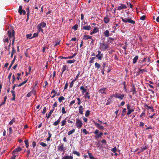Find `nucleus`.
I'll use <instances>...</instances> for the list:
<instances>
[{"label": "nucleus", "mask_w": 159, "mask_h": 159, "mask_svg": "<svg viewBox=\"0 0 159 159\" xmlns=\"http://www.w3.org/2000/svg\"><path fill=\"white\" fill-rule=\"evenodd\" d=\"M12 51L11 52V54H14V53H16V51L15 49H14V47H12Z\"/></svg>", "instance_id": "nucleus-55"}, {"label": "nucleus", "mask_w": 159, "mask_h": 159, "mask_svg": "<svg viewBox=\"0 0 159 159\" xmlns=\"http://www.w3.org/2000/svg\"><path fill=\"white\" fill-rule=\"evenodd\" d=\"M80 71H79V72H78V74L75 77V80H77V79H78V78L79 77V75L80 74Z\"/></svg>", "instance_id": "nucleus-53"}, {"label": "nucleus", "mask_w": 159, "mask_h": 159, "mask_svg": "<svg viewBox=\"0 0 159 159\" xmlns=\"http://www.w3.org/2000/svg\"><path fill=\"white\" fill-rule=\"evenodd\" d=\"M95 57H92L91 59L89 61V63H93L94 62V60L95 59Z\"/></svg>", "instance_id": "nucleus-42"}, {"label": "nucleus", "mask_w": 159, "mask_h": 159, "mask_svg": "<svg viewBox=\"0 0 159 159\" xmlns=\"http://www.w3.org/2000/svg\"><path fill=\"white\" fill-rule=\"evenodd\" d=\"M54 111V109H53L50 111L48 113V115L46 116V117L48 119L50 117L52 114L53 112Z\"/></svg>", "instance_id": "nucleus-19"}, {"label": "nucleus", "mask_w": 159, "mask_h": 159, "mask_svg": "<svg viewBox=\"0 0 159 159\" xmlns=\"http://www.w3.org/2000/svg\"><path fill=\"white\" fill-rule=\"evenodd\" d=\"M131 90L132 92V94H134L136 93L135 88V87H133L131 89Z\"/></svg>", "instance_id": "nucleus-45"}, {"label": "nucleus", "mask_w": 159, "mask_h": 159, "mask_svg": "<svg viewBox=\"0 0 159 159\" xmlns=\"http://www.w3.org/2000/svg\"><path fill=\"white\" fill-rule=\"evenodd\" d=\"M81 132H82L83 133H84L85 135H86L88 133V131L87 130L85 129H81L80 130Z\"/></svg>", "instance_id": "nucleus-24"}, {"label": "nucleus", "mask_w": 159, "mask_h": 159, "mask_svg": "<svg viewBox=\"0 0 159 159\" xmlns=\"http://www.w3.org/2000/svg\"><path fill=\"white\" fill-rule=\"evenodd\" d=\"M103 34L106 37H108L110 35V32L108 30H106L103 32Z\"/></svg>", "instance_id": "nucleus-15"}, {"label": "nucleus", "mask_w": 159, "mask_h": 159, "mask_svg": "<svg viewBox=\"0 0 159 159\" xmlns=\"http://www.w3.org/2000/svg\"><path fill=\"white\" fill-rule=\"evenodd\" d=\"M75 129H74L69 131L68 133V135H70L71 134H72L75 132Z\"/></svg>", "instance_id": "nucleus-27"}, {"label": "nucleus", "mask_w": 159, "mask_h": 159, "mask_svg": "<svg viewBox=\"0 0 159 159\" xmlns=\"http://www.w3.org/2000/svg\"><path fill=\"white\" fill-rule=\"evenodd\" d=\"M139 57L138 56H136L133 59V63L135 64L136 63L137 60H138Z\"/></svg>", "instance_id": "nucleus-22"}, {"label": "nucleus", "mask_w": 159, "mask_h": 159, "mask_svg": "<svg viewBox=\"0 0 159 159\" xmlns=\"http://www.w3.org/2000/svg\"><path fill=\"white\" fill-rule=\"evenodd\" d=\"M78 27V25H75L72 27V28L74 29L75 30H77Z\"/></svg>", "instance_id": "nucleus-48"}, {"label": "nucleus", "mask_w": 159, "mask_h": 159, "mask_svg": "<svg viewBox=\"0 0 159 159\" xmlns=\"http://www.w3.org/2000/svg\"><path fill=\"white\" fill-rule=\"evenodd\" d=\"M83 109L82 106H80L79 107V112L81 114H83Z\"/></svg>", "instance_id": "nucleus-17"}, {"label": "nucleus", "mask_w": 159, "mask_h": 159, "mask_svg": "<svg viewBox=\"0 0 159 159\" xmlns=\"http://www.w3.org/2000/svg\"><path fill=\"white\" fill-rule=\"evenodd\" d=\"M18 153H13L12 152V156L11 157V159H15Z\"/></svg>", "instance_id": "nucleus-23"}, {"label": "nucleus", "mask_w": 159, "mask_h": 159, "mask_svg": "<svg viewBox=\"0 0 159 159\" xmlns=\"http://www.w3.org/2000/svg\"><path fill=\"white\" fill-rule=\"evenodd\" d=\"M101 137L100 135L98 134H96V135L95 136V139H98L99 137Z\"/></svg>", "instance_id": "nucleus-64"}, {"label": "nucleus", "mask_w": 159, "mask_h": 159, "mask_svg": "<svg viewBox=\"0 0 159 159\" xmlns=\"http://www.w3.org/2000/svg\"><path fill=\"white\" fill-rule=\"evenodd\" d=\"M25 143L26 145V146L27 148H28L29 147V143L28 140H25Z\"/></svg>", "instance_id": "nucleus-41"}, {"label": "nucleus", "mask_w": 159, "mask_h": 159, "mask_svg": "<svg viewBox=\"0 0 159 159\" xmlns=\"http://www.w3.org/2000/svg\"><path fill=\"white\" fill-rule=\"evenodd\" d=\"M127 8L126 5L123 4H121L120 6H119L117 7V9L118 10H120L123 9H125Z\"/></svg>", "instance_id": "nucleus-13"}, {"label": "nucleus", "mask_w": 159, "mask_h": 159, "mask_svg": "<svg viewBox=\"0 0 159 159\" xmlns=\"http://www.w3.org/2000/svg\"><path fill=\"white\" fill-rule=\"evenodd\" d=\"M111 100L110 98H109L107 100V102L106 103V105H108L111 103Z\"/></svg>", "instance_id": "nucleus-36"}, {"label": "nucleus", "mask_w": 159, "mask_h": 159, "mask_svg": "<svg viewBox=\"0 0 159 159\" xmlns=\"http://www.w3.org/2000/svg\"><path fill=\"white\" fill-rule=\"evenodd\" d=\"M61 112L63 114L66 113V111L65 110L64 107H63L62 108Z\"/></svg>", "instance_id": "nucleus-43"}, {"label": "nucleus", "mask_w": 159, "mask_h": 159, "mask_svg": "<svg viewBox=\"0 0 159 159\" xmlns=\"http://www.w3.org/2000/svg\"><path fill=\"white\" fill-rule=\"evenodd\" d=\"M73 153L74 154L78 156H80V153L76 151H73Z\"/></svg>", "instance_id": "nucleus-35"}, {"label": "nucleus", "mask_w": 159, "mask_h": 159, "mask_svg": "<svg viewBox=\"0 0 159 159\" xmlns=\"http://www.w3.org/2000/svg\"><path fill=\"white\" fill-rule=\"evenodd\" d=\"M22 149L20 147H18L15 149L14 151H13V153H16V152L20 151Z\"/></svg>", "instance_id": "nucleus-18"}, {"label": "nucleus", "mask_w": 159, "mask_h": 159, "mask_svg": "<svg viewBox=\"0 0 159 159\" xmlns=\"http://www.w3.org/2000/svg\"><path fill=\"white\" fill-rule=\"evenodd\" d=\"M98 54L96 55V57H97L99 60H101L103 57V53H101V52L99 50H98Z\"/></svg>", "instance_id": "nucleus-6"}, {"label": "nucleus", "mask_w": 159, "mask_h": 159, "mask_svg": "<svg viewBox=\"0 0 159 159\" xmlns=\"http://www.w3.org/2000/svg\"><path fill=\"white\" fill-rule=\"evenodd\" d=\"M75 61L76 60L75 59L69 60L67 61L66 63L69 64L73 63H74Z\"/></svg>", "instance_id": "nucleus-25"}, {"label": "nucleus", "mask_w": 159, "mask_h": 159, "mask_svg": "<svg viewBox=\"0 0 159 159\" xmlns=\"http://www.w3.org/2000/svg\"><path fill=\"white\" fill-rule=\"evenodd\" d=\"M87 152L88 153L90 159H92L94 158L91 153L89 152V151H88Z\"/></svg>", "instance_id": "nucleus-29"}, {"label": "nucleus", "mask_w": 159, "mask_h": 159, "mask_svg": "<svg viewBox=\"0 0 159 159\" xmlns=\"http://www.w3.org/2000/svg\"><path fill=\"white\" fill-rule=\"evenodd\" d=\"M22 7L21 6H19L18 11L20 15H21L22 14H23L25 15L26 13L25 11L22 9Z\"/></svg>", "instance_id": "nucleus-8"}, {"label": "nucleus", "mask_w": 159, "mask_h": 159, "mask_svg": "<svg viewBox=\"0 0 159 159\" xmlns=\"http://www.w3.org/2000/svg\"><path fill=\"white\" fill-rule=\"evenodd\" d=\"M31 34H27L26 35V37L27 39L30 38V39H32V37H30L31 36Z\"/></svg>", "instance_id": "nucleus-56"}, {"label": "nucleus", "mask_w": 159, "mask_h": 159, "mask_svg": "<svg viewBox=\"0 0 159 159\" xmlns=\"http://www.w3.org/2000/svg\"><path fill=\"white\" fill-rule=\"evenodd\" d=\"M66 118L65 119V120H63L61 122V126H64L66 124Z\"/></svg>", "instance_id": "nucleus-32"}, {"label": "nucleus", "mask_w": 159, "mask_h": 159, "mask_svg": "<svg viewBox=\"0 0 159 159\" xmlns=\"http://www.w3.org/2000/svg\"><path fill=\"white\" fill-rule=\"evenodd\" d=\"M128 22L133 24H134L135 23V21H134V20H131L130 19H129V20L128 21Z\"/></svg>", "instance_id": "nucleus-37"}, {"label": "nucleus", "mask_w": 159, "mask_h": 159, "mask_svg": "<svg viewBox=\"0 0 159 159\" xmlns=\"http://www.w3.org/2000/svg\"><path fill=\"white\" fill-rule=\"evenodd\" d=\"M107 88H102L99 90L98 92L102 94H106L107 93Z\"/></svg>", "instance_id": "nucleus-10"}, {"label": "nucleus", "mask_w": 159, "mask_h": 159, "mask_svg": "<svg viewBox=\"0 0 159 159\" xmlns=\"http://www.w3.org/2000/svg\"><path fill=\"white\" fill-rule=\"evenodd\" d=\"M114 40V39L111 37L107 38V41L111 43H112Z\"/></svg>", "instance_id": "nucleus-34"}, {"label": "nucleus", "mask_w": 159, "mask_h": 159, "mask_svg": "<svg viewBox=\"0 0 159 159\" xmlns=\"http://www.w3.org/2000/svg\"><path fill=\"white\" fill-rule=\"evenodd\" d=\"M134 111V109H130V110H129L128 111V112L127 113V115H129L132 112Z\"/></svg>", "instance_id": "nucleus-28"}, {"label": "nucleus", "mask_w": 159, "mask_h": 159, "mask_svg": "<svg viewBox=\"0 0 159 159\" xmlns=\"http://www.w3.org/2000/svg\"><path fill=\"white\" fill-rule=\"evenodd\" d=\"M66 69H67L66 66L65 65H63L62 67V74L63 73V72L64 71H65L66 70Z\"/></svg>", "instance_id": "nucleus-38"}, {"label": "nucleus", "mask_w": 159, "mask_h": 159, "mask_svg": "<svg viewBox=\"0 0 159 159\" xmlns=\"http://www.w3.org/2000/svg\"><path fill=\"white\" fill-rule=\"evenodd\" d=\"M48 134L49 135V136L48 137V138H47L46 139V140L47 141H49L50 140L51 138V137L52 136V134L49 132L48 133Z\"/></svg>", "instance_id": "nucleus-31"}, {"label": "nucleus", "mask_w": 159, "mask_h": 159, "mask_svg": "<svg viewBox=\"0 0 159 159\" xmlns=\"http://www.w3.org/2000/svg\"><path fill=\"white\" fill-rule=\"evenodd\" d=\"M127 109L128 110V111L132 109V108H130V106L129 104H128L127 105Z\"/></svg>", "instance_id": "nucleus-62"}, {"label": "nucleus", "mask_w": 159, "mask_h": 159, "mask_svg": "<svg viewBox=\"0 0 159 159\" xmlns=\"http://www.w3.org/2000/svg\"><path fill=\"white\" fill-rule=\"evenodd\" d=\"M94 124L95 125L97 126V127L99 129L103 130L104 129V127L102 125H100L98 123L94 122Z\"/></svg>", "instance_id": "nucleus-9"}, {"label": "nucleus", "mask_w": 159, "mask_h": 159, "mask_svg": "<svg viewBox=\"0 0 159 159\" xmlns=\"http://www.w3.org/2000/svg\"><path fill=\"white\" fill-rule=\"evenodd\" d=\"M76 99H77V100L78 101V103H77L79 105H80L81 104V100H80V99L79 98H77Z\"/></svg>", "instance_id": "nucleus-52"}, {"label": "nucleus", "mask_w": 159, "mask_h": 159, "mask_svg": "<svg viewBox=\"0 0 159 159\" xmlns=\"http://www.w3.org/2000/svg\"><path fill=\"white\" fill-rule=\"evenodd\" d=\"M109 47V43H103L100 44V49L101 51H105Z\"/></svg>", "instance_id": "nucleus-2"}, {"label": "nucleus", "mask_w": 159, "mask_h": 159, "mask_svg": "<svg viewBox=\"0 0 159 159\" xmlns=\"http://www.w3.org/2000/svg\"><path fill=\"white\" fill-rule=\"evenodd\" d=\"M90 111L89 110L87 111L86 112L85 116L86 117H88L89 115Z\"/></svg>", "instance_id": "nucleus-40"}, {"label": "nucleus", "mask_w": 159, "mask_h": 159, "mask_svg": "<svg viewBox=\"0 0 159 159\" xmlns=\"http://www.w3.org/2000/svg\"><path fill=\"white\" fill-rule=\"evenodd\" d=\"M73 157L71 156H66L62 158V159H73Z\"/></svg>", "instance_id": "nucleus-20"}, {"label": "nucleus", "mask_w": 159, "mask_h": 159, "mask_svg": "<svg viewBox=\"0 0 159 159\" xmlns=\"http://www.w3.org/2000/svg\"><path fill=\"white\" fill-rule=\"evenodd\" d=\"M82 30H89L92 29L91 26L88 25L83 26V25H82Z\"/></svg>", "instance_id": "nucleus-7"}, {"label": "nucleus", "mask_w": 159, "mask_h": 159, "mask_svg": "<svg viewBox=\"0 0 159 159\" xmlns=\"http://www.w3.org/2000/svg\"><path fill=\"white\" fill-rule=\"evenodd\" d=\"M99 31L98 28L97 27H95L93 30L91 31L90 33V34L92 35L93 34L97 33Z\"/></svg>", "instance_id": "nucleus-11"}, {"label": "nucleus", "mask_w": 159, "mask_h": 159, "mask_svg": "<svg viewBox=\"0 0 159 159\" xmlns=\"http://www.w3.org/2000/svg\"><path fill=\"white\" fill-rule=\"evenodd\" d=\"M58 150L60 152H64L66 150V148L64 147V143H63L59 145L57 147Z\"/></svg>", "instance_id": "nucleus-4"}, {"label": "nucleus", "mask_w": 159, "mask_h": 159, "mask_svg": "<svg viewBox=\"0 0 159 159\" xmlns=\"http://www.w3.org/2000/svg\"><path fill=\"white\" fill-rule=\"evenodd\" d=\"M110 20L109 17L107 16H106L105 17H104L103 21L105 23H108Z\"/></svg>", "instance_id": "nucleus-14"}, {"label": "nucleus", "mask_w": 159, "mask_h": 159, "mask_svg": "<svg viewBox=\"0 0 159 159\" xmlns=\"http://www.w3.org/2000/svg\"><path fill=\"white\" fill-rule=\"evenodd\" d=\"M146 18V16H143L140 18V19L142 20H143L145 19Z\"/></svg>", "instance_id": "nucleus-63"}, {"label": "nucleus", "mask_w": 159, "mask_h": 159, "mask_svg": "<svg viewBox=\"0 0 159 159\" xmlns=\"http://www.w3.org/2000/svg\"><path fill=\"white\" fill-rule=\"evenodd\" d=\"M74 81H75V80H72V82H71V83L70 84V88H71L73 87Z\"/></svg>", "instance_id": "nucleus-50"}, {"label": "nucleus", "mask_w": 159, "mask_h": 159, "mask_svg": "<svg viewBox=\"0 0 159 159\" xmlns=\"http://www.w3.org/2000/svg\"><path fill=\"white\" fill-rule=\"evenodd\" d=\"M46 107H43V111H42V113L43 114H44L46 113Z\"/></svg>", "instance_id": "nucleus-54"}, {"label": "nucleus", "mask_w": 159, "mask_h": 159, "mask_svg": "<svg viewBox=\"0 0 159 159\" xmlns=\"http://www.w3.org/2000/svg\"><path fill=\"white\" fill-rule=\"evenodd\" d=\"M95 67L97 68L98 69H99L101 67L100 65L97 62H96L95 64Z\"/></svg>", "instance_id": "nucleus-30"}, {"label": "nucleus", "mask_w": 159, "mask_h": 159, "mask_svg": "<svg viewBox=\"0 0 159 159\" xmlns=\"http://www.w3.org/2000/svg\"><path fill=\"white\" fill-rule=\"evenodd\" d=\"M145 114V111L144 110L142 112V114L140 115V116L141 118H143V116H144Z\"/></svg>", "instance_id": "nucleus-47"}, {"label": "nucleus", "mask_w": 159, "mask_h": 159, "mask_svg": "<svg viewBox=\"0 0 159 159\" xmlns=\"http://www.w3.org/2000/svg\"><path fill=\"white\" fill-rule=\"evenodd\" d=\"M89 93L88 92H87L85 95H86L87 98L88 99H90V96L89 95Z\"/></svg>", "instance_id": "nucleus-51"}, {"label": "nucleus", "mask_w": 159, "mask_h": 159, "mask_svg": "<svg viewBox=\"0 0 159 159\" xmlns=\"http://www.w3.org/2000/svg\"><path fill=\"white\" fill-rule=\"evenodd\" d=\"M121 19H122V20L124 22L127 23L128 22V21L129 20V19H128V18H124L123 17H121Z\"/></svg>", "instance_id": "nucleus-26"}, {"label": "nucleus", "mask_w": 159, "mask_h": 159, "mask_svg": "<svg viewBox=\"0 0 159 159\" xmlns=\"http://www.w3.org/2000/svg\"><path fill=\"white\" fill-rule=\"evenodd\" d=\"M64 99L65 98L63 96H61L58 98V100L60 102H61L62 100H64Z\"/></svg>", "instance_id": "nucleus-39"}, {"label": "nucleus", "mask_w": 159, "mask_h": 159, "mask_svg": "<svg viewBox=\"0 0 159 159\" xmlns=\"http://www.w3.org/2000/svg\"><path fill=\"white\" fill-rule=\"evenodd\" d=\"M125 96L124 94H119L118 93H116L115 94V98L120 99V100H122Z\"/></svg>", "instance_id": "nucleus-5"}, {"label": "nucleus", "mask_w": 159, "mask_h": 159, "mask_svg": "<svg viewBox=\"0 0 159 159\" xmlns=\"http://www.w3.org/2000/svg\"><path fill=\"white\" fill-rule=\"evenodd\" d=\"M126 109L125 108H124L123 109V110H122V115L123 116H124L125 114V113H126Z\"/></svg>", "instance_id": "nucleus-44"}, {"label": "nucleus", "mask_w": 159, "mask_h": 159, "mask_svg": "<svg viewBox=\"0 0 159 159\" xmlns=\"http://www.w3.org/2000/svg\"><path fill=\"white\" fill-rule=\"evenodd\" d=\"M60 122L59 121V120H57L53 123V125L54 126L57 125Z\"/></svg>", "instance_id": "nucleus-46"}, {"label": "nucleus", "mask_w": 159, "mask_h": 159, "mask_svg": "<svg viewBox=\"0 0 159 159\" xmlns=\"http://www.w3.org/2000/svg\"><path fill=\"white\" fill-rule=\"evenodd\" d=\"M15 57H14V59L13 60V61H12L11 64L10 65V66H9V68H8L9 69H10L11 68V66H12V64H13V62H14V61H15Z\"/></svg>", "instance_id": "nucleus-57"}, {"label": "nucleus", "mask_w": 159, "mask_h": 159, "mask_svg": "<svg viewBox=\"0 0 159 159\" xmlns=\"http://www.w3.org/2000/svg\"><path fill=\"white\" fill-rule=\"evenodd\" d=\"M80 89L82 91V93H84L86 91V89H85L84 86H81L80 87Z\"/></svg>", "instance_id": "nucleus-21"}, {"label": "nucleus", "mask_w": 159, "mask_h": 159, "mask_svg": "<svg viewBox=\"0 0 159 159\" xmlns=\"http://www.w3.org/2000/svg\"><path fill=\"white\" fill-rule=\"evenodd\" d=\"M11 92L12 94V95L13 96V97H14V96H15V92L14 90H11Z\"/></svg>", "instance_id": "nucleus-61"}, {"label": "nucleus", "mask_w": 159, "mask_h": 159, "mask_svg": "<svg viewBox=\"0 0 159 159\" xmlns=\"http://www.w3.org/2000/svg\"><path fill=\"white\" fill-rule=\"evenodd\" d=\"M40 145L44 147H46L47 146V144L46 143L43 142H41L40 143Z\"/></svg>", "instance_id": "nucleus-49"}, {"label": "nucleus", "mask_w": 159, "mask_h": 159, "mask_svg": "<svg viewBox=\"0 0 159 159\" xmlns=\"http://www.w3.org/2000/svg\"><path fill=\"white\" fill-rule=\"evenodd\" d=\"M46 26V23L44 22H42L39 24L37 26V29L39 32H41L43 33V30L42 28Z\"/></svg>", "instance_id": "nucleus-1"}, {"label": "nucleus", "mask_w": 159, "mask_h": 159, "mask_svg": "<svg viewBox=\"0 0 159 159\" xmlns=\"http://www.w3.org/2000/svg\"><path fill=\"white\" fill-rule=\"evenodd\" d=\"M21 75V74L20 73H18L17 74V75L18 76L17 77V79L18 80H19L20 77V76Z\"/></svg>", "instance_id": "nucleus-60"}, {"label": "nucleus", "mask_w": 159, "mask_h": 159, "mask_svg": "<svg viewBox=\"0 0 159 159\" xmlns=\"http://www.w3.org/2000/svg\"><path fill=\"white\" fill-rule=\"evenodd\" d=\"M8 36L10 38L14 36V32L13 30L11 31L8 30L7 31Z\"/></svg>", "instance_id": "nucleus-12"}, {"label": "nucleus", "mask_w": 159, "mask_h": 159, "mask_svg": "<svg viewBox=\"0 0 159 159\" xmlns=\"http://www.w3.org/2000/svg\"><path fill=\"white\" fill-rule=\"evenodd\" d=\"M83 125L82 121L79 118H76L75 120V125L76 127L79 129L81 128Z\"/></svg>", "instance_id": "nucleus-3"}, {"label": "nucleus", "mask_w": 159, "mask_h": 159, "mask_svg": "<svg viewBox=\"0 0 159 159\" xmlns=\"http://www.w3.org/2000/svg\"><path fill=\"white\" fill-rule=\"evenodd\" d=\"M16 121V119L14 118L11 121L9 122V124L10 125H12L13 123L15 122Z\"/></svg>", "instance_id": "nucleus-33"}, {"label": "nucleus", "mask_w": 159, "mask_h": 159, "mask_svg": "<svg viewBox=\"0 0 159 159\" xmlns=\"http://www.w3.org/2000/svg\"><path fill=\"white\" fill-rule=\"evenodd\" d=\"M83 38L84 39L87 40L88 39H92V36L88 35H84Z\"/></svg>", "instance_id": "nucleus-16"}, {"label": "nucleus", "mask_w": 159, "mask_h": 159, "mask_svg": "<svg viewBox=\"0 0 159 159\" xmlns=\"http://www.w3.org/2000/svg\"><path fill=\"white\" fill-rule=\"evenodd\" d=\"M111 151L114 152L116 153V147H115L114 148H113L111 149Z\"/></svg>", "instance_id": "nucleus-58"}, {"label": "nucleus", "mask_w": 159, "mask_h": 159, "mask_svg": "<svg viewBox=\"0 0 159 159\" xmlns=\"http://www.w3.org/2000/svg\"><path fill=\"white\" fill-rule=\"evenodd\" d=\"M71 57H62V58L64 59H71Z\"/></svg>", "instance_id": "nucleus-59"}]
</instances>
